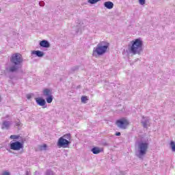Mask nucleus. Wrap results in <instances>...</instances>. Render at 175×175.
Wrapping results in <instances>:
<instances>
[{
    "label": "nucleus",
    "mask_w": 175,
    "mask_h": 175,
    "mask_svg": "<svg viewBox=\"0 0 175 175\" xmlns=\"http://www.w3.org/2000/svg\"><path fill=\"white\" fill-rule=\"evenodd\" d=\"M10 62L12 66L6 68V70L10 73H15L18 69L23 68V62H24V59L23 55L20 53H14L10 57Z\"/></svg>",
    "instance_id": "1"
},
{
    "label": "nucleus",
    "mask_w": 175,
    "mask_h": 175,
    "mask_svg": "<svg viewBox=\"0 0 175 175\" xmlns=\"http://www.w3.org/2000/svg\"><path fill=\"white\" fill-rule=\"evenodd\" d=\"M131 46H129V50L131 54H133V55H140L142 52L143 51V41L141 38H137L131 42Z\"/></svg>",
    "instance_id": "2"
},
{
    "label": "nucleus",
    "mask_w": 175,
    "mask_h": 175,
    "mask_svg": "<svg viewBox=\"0 0 175 175\" xmlns=\"http://www.w3.org/2000/svg\"><path fill=\"white\" fill-rule=\"evenodd\" d=\"M110 44L106 41L100 42L96 47L93 49V57H98L106 54Z\"/></svg>",
    "instance_id": "3"
},
{
    "label": "nucleus",
    "mask_w": 175,
    "mask_h": 175,
    "mask_svg": "<svg viewBox=\"0 0 175 175\" xmlns=\"http://www.w3.org/2000/svg\"><path fill=\"white\" fill-rule=\"evenodd\" d=\"M135 146H137L138 154H137V157L138 158H142L144 157L146 154H147V150H148V143L143 142V141H137L135 143Z\"/></svg>",
    "instance_id": "4"
},
{
    "label": "nucleus",
    "mask_w": 175,
    "mask_h": 175,
    "mask_svg": "<svg viewBox=\"0 0 175 175\" xmlns=\"http://www.w3.org/2000/svg\"><path fill=\"white\" fill-rule=\"evenodd\" d=\"M10 148L14 151H20L21 148H24V144L18 141L10 142Z\"/></svg>",
    "instance_id": "5"
},
{
    "label": "nucleus",
    "mask_w": 175,
    "mask_h": 175,
    "mask_svg": "<svg viewBox=\"0 0 175 175\" xmlns=\"http://www.w3.org/2000/svg\"><path fill=\"white\" fill-rule=\"evenodd\" d=\"M69 144H70V142L64 137H60L57 141V147L59 148H66L69 147Z\"/></svg>",
    "instance_id": "6"
},
{
    "label": "nucleus",
    "mask_w": 175,
    "mask_h": 175,
    "mask_svg": "<svg viewBox=\"0 0 175 175\" xmlns=\"http://www.w3.org/2000/svg\"><path fill=\"white\" fill-rule=\"evenodd\" d=\"M116 125L120 129H126V126L129 125V122L126 118H122L116 121Z\"/></svg>",
    "instance_id": "7"
},
{
    "label": "nucleus",
    "mask_w": 175,
    "mask_h": 175,
    "mask_svg": "<svg viewBox=\"0 0 175 175\" xmlns=\"http://www.w3.org/2000/svg\"><path fill=\"white\" fill-rule=\"evenodd\" d=\"M36 102L38 106H45L46 105V100L42 98H36Z\"/></svg>",
    "instance_id": "8"
},
{
    "label": "nucleus",
    "mask_w": 175,
    "mask_h": 175,
    "mask_svg": "<svg viewBox=\"0 0 175 175\" xmlns=\"http://www.w3.org/2000/svg\"><path fill=\"white\" fill-rule=\"evenodd\" d=\"M40 47H44V49H49V47H50V42L46 40H43L40 42Z\"/></svg>",
    "instance_id": "9"
},
{
    "label": "nucleus",
    "mask_w": 175,
    "mask_h": 175,
    "mask_svg": "<svg viewBox=\"0 0 175 175\" xmlns=\"http://www.w3.org/2000/svg\"><path fill=\"white\" fill-rule=\"evenodd\" d=\"M31 54L36 55V57H39L40 58L44 56V53L42 51H33Z\"/></svg>",
    "instance_id": "10"
},
{
    "label": "nucleus",
    "mask_w": 175,
    "mask_h": 175,
    "mask_svg": "<svg viewBox=\"0 0 175 175\" xmlns=\"http://www.w3.org/2000/svg\"><path fill=\"white\" fill-rule=\"evenodd\" d=\"M142 124L143 126L147 129V128H148V124H150V119H148V118H144L142 120Z\"/></svg>",
    "instance_id": "11"
},
{
    "label": "nucleus",
    "mask_w": 175,
    "mask_h": 175,
    "mask_svg": "<svg viewBox=\"0 0 175 175\" xmlns=\"http://www.w3.org/2000/svg\"><path fill=\"white\" fill-rule=\"evenodd\" d=\"M104 6L107 9H113V8H114V3L111 1H105L104 3Z\"/></svg>",
    "instance_id": "12"
},
{
    "label": "nucleus",
    "mask_w": 175,
    "mask_h": 175,
    "mask_svg": "<svg viewBox=\"0 0 175 175\" xmlns=\"http://www.w3.org/2000/svg\"><path fill=\"white\" fill-rule=\"evenodd\" d=\"M10 127V122L4 121L2 124L1 129H9Z\"/></svg>",
    "instance_id": "13"
},
{
    "label": "nucleus",
    "mask_w": 175,
    "mask_h": 175,
    "mask_svg": "<svg viewBox=\"0 0 175 175\" xmlns=\"http://www.w3.org/2000/svg\"><path fill=\"white\" fill-rule=\"evenodd\" d=\"M51 90L46 88L43 90V95L44 96H50L51 94Z\"/></svg>",
    "instance_id": "14"
},
{
    "label": "nucleus",
    "mask_w": 175,
    "mask_h": 175,
    "mask_svg": "<svg viewBox=\"0 0 175 175\" xmlns=\"http://www.w3.org/2000/svg\"><path fill=\"white\" fill-rule=\"evenodd\" d=\"M91 151L92 152H93V154H95L102 152V150H100V148L98 147L92 148Z\"/></svg>",
    "instance_id": "15"
},
{
    "label": "nucleus",
    "mask_w": 175,
    "mask_h": 175,
    "mask_svg": "<svg viewBox=\"0 0 175 175\" xmlns=\"http://www.w3.org/2000/svg\"><path fill=\"white\" fill-rule=\"evenodd\" d=\"M46 100L47 103H51L53 102V96L51 94V96H46Z\"/></svg>",
    "instance_id": "16"
},
{
    "label": "nucleus",
    "mask_w": 175,
    "mask_h": 175,
    "mask_svg": "<svg viewBox=\"0 0 175 175\" xmlns=\"http://www.w3.org/2000/svg\"><path fill=\"white\" fill-rule=\"evenodd\" d=\"M61 137H63V139H66V140H68L69 142L70 140V133H67Z\"/></svg>",
    "instance_id": "17"
},
{
    "label": "nucleus",
    "mask_w": 175,
    "mask_h": 175,
    "mask_svg": "<svg viewBox=\"0 0 175 175\" xmlns=\"http://www.w3.org/2000/svg\"><path fill=\"white\" fill-rule=\"evenodd\" d=\"M99 1H101V0H88V3H90L91 5H95V3H98V2H99Z\"/></svg>",
    "instance_id": "18"
},
{
    "label": "nucleus",
    "mask_w": 175,
    "mask_h": 175,
    "mask_svg": "<svg viewBox=\"0 0 175 175\" xmlns=\"http://www.w3.org/2000/svg\"><path fill=\"white\" fill-rule=\"evenodd\" d=\"M79 70V66H74L70 69V72L73 73L74 72H76V70Z\"/></svg>",
    "instance_id": "19"
},
{
    "label": "nucleus",
    "mask_w": 175,
    "mask_h": 175,
    "mask_svg": "<svg viewBox=\"0 0 175 175\" xmlns=\"http://www.w3.org/2000/svg\"><path fill=\"white\" fill-rule=\"evenodd\" d=\"M81 100L82 103H85V101L88 100V98H87V96H83L81 98Z\"/></svg>",
    "instance_id": "20"
},
{
    "label": "nucleus",
    "mask_w": 175,
    "mask_h": 175,
    "mask_svg": "<svg viewBox=\"0 0 175 175\" xmlns=\"http://www.w3.org/2000/svg\"><path fill=\"white\" fill-rule=\"evenodd\" d=\"M171 148L172 151L175 152V144L174 142L172 141L170 143Z\"/></svg>",
    "instance_id": "21"
},
{
    "label": "nucleus",
    "mask_w": 175,
    "mask_h": 175,
    "mask_svg": "<svg viewBox=\"0 0 175 175\" xmlns=\"http://www.w3.org/2000/svg\"><path fill=\"white\" fill-rule=\"evenodd\" d=\"M45 175H55V174H54L51 170H46Z\"/></svg>",
    "instance_id": "22"
},
{
    "label": "nucleus",
    "mask_w": 175,
    "mask_h": 175,
    "mask_svg": "<svg viewBox=\"0 0 175 175\" xmlns=\"http://www.w3.org/2000/svg\"><path fill=\"white\" fill-rule=\"evenodd\" d=\"M18 137H20L19 135H10V139L14 140L16 139H18Z\"/></svg>",
    "instance_id": "23"
},
{
    "label": "nucleus",
    "mask_w": 175,
    "mask_h": 175,
    "mask_svg": "<svg viewBox=\"0 0 175 175\" xmlns=\"http://www.w3.org/2000/svg\"><path fill=\"white\" fill-rule=\"evenodd\" d=\"M40 150H46V148H47V145L44 144L43 145L40 146Z\"/></svg>",
    "instance_id": "24"
},
{
    "label": "nucleus",
    "mask_w": 175,
    "mask_h": 175,
    "mask_svg": "<svg viewBox=\"0 0 175 175\" xmlns=\"http://www.w3.org/2000/svg\"><path fill=\"white\" fill-rule=\"evenodd\" d=\"M139 5H146V0H139Z\"/></svg>",
    "instance_id": "25"
},
{
    "label": "nucleus",
    "mask_w": 175,
    "mask_h": 175,
    "mask_svg": "<svg viewBox=\"0 0 175 175\" xmlns=\"http://www.w3.org/2000/svg\"><path fill=\"white\" fill-rule=\"evenodd\" d=\"M77 35H80L81 34V28H78L77 30Z\"/></svg>",
    "instance_id": "26"
},
{
    "label": "nucleus",
    "mask_w": 175,
    "mask_h": 175,
    "mask_svg": "<svg viewBox=\"0 0 175 175\" xmlns=\"http://www.w3.org/2000/svg\"><path fill=\"white\" fill-rule=\"evenodd\" d=\"M21 124V122H20V121H18V122H15V125H16V126H20V125Z\"/></svg>",
    "instance_id": "27"
},
{
    "label": "nucleus",
    "mask_w": 175,
    "mask_h": 175,
    "mask_svg": "<svg viewBox=\"0 0 175 175\" xmlns=\"http://www.w3.org/2000/svg\"><path fill=\"white\" fill-rule=\"evenodd\" d=\"M39 5L40 6H44V1H40Z\"/></svg>",
    "instance_id": "28"
},
{
    "label": "nucleus",
    "mask_w": 175,
    "mask_h": 175,
    "mask_svg": "<svg viewBox=\"0 0 175 175\" xmlns=\"http://www.w3.org/2000/svg\"><path fill=\"white\" fill-rule=\"evenodd\" d=\"M2 175H10V172H5L3 173Z\"/></svg>",
    "instance_id": "29"
},
{
    "label": "nucleus",
    "mask_w": 175,
    "mask_h": 175,
    "mask_svg": "<svg viewBox=\"0 0 175 175\" xmlns=\"http://www.w3.org/2000/svg\"><path fill=\"white\" fill-rule=\"evenodd\" d=\"M115 135H116V136H121V133L118 132Z\"/></svg>",
    "instance_id": "30"
},
{
    "label": "nucleus",
    "mask_w": 175,
    "mask_h": 175,
    "mask_svg": "<svg viewBox=\"0 0 175 175\" xmlns=\"http://www.w3.org/2000/svg\"><path fill=\"white\" fill-rule=\"evenodd\" d=\"M27 99H31V94H27Z\"/></svg>",
    "instance_id": "31"
},
{
    "label": "nucleus",
    "mask_w": 175,
    "mask_h": 175,
    "mask_svg": "<svg viewBox=\"0 0 175 175\" xmlns=\"http://www.w3.org/2000/svg\"><path fill=\"white\" fill-rule=\"evenodd\" d=\"M26 175H29V171H26Z\"/></svg>",
    "instance_id": "32"
},
{
    "label": "nucleus",
    "mask_w": 175,
    "mask_h": 175,
    "mask_svg": "<svg viewBox=\"0 0 175 175\" xmlns=\"http://www.w3.org/2000/svg\"><path fill=\"white\" fill-rule=\"evenodd\" d=\"M10 79H13V77H10Z\"/></svg>",
    "instance_id": "33"
},
{
    "label": "nucleus",
    "mask_w": 175,
    "mask_h": 175,
    "mask_svg": "<svg viewBox=\"0 0 175 175\" xmlns=\"http://www.w3.org/2000/svg\"><path fill=\"white\" fill-rule=\"evenodd\" d=\"M46 107V106L44 107L43 108L45 109Z\"/></svg>",
    "instance_id": "34"
}]
</instances>
